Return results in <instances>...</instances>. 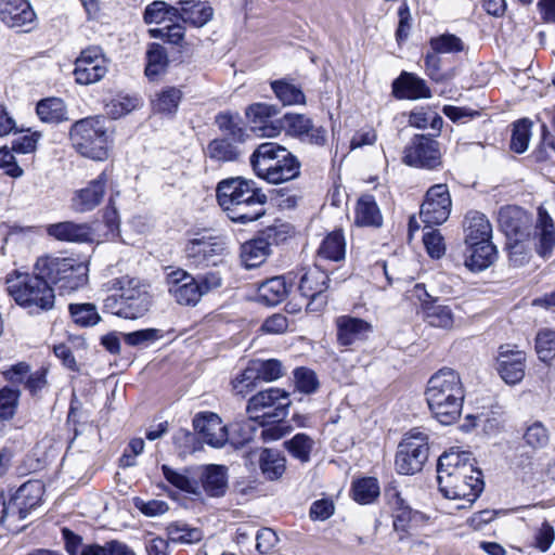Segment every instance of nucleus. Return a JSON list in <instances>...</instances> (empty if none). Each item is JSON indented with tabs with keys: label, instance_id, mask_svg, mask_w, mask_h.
Returning <instances> with one entry per match:
<instances>
[{
	"label": "nucleus",
	"instance_id": "1",
	"mask_svg": "<svg viewBox=\"0 0 555 555\" xmlns=\"http://www.w3.org/2000/svg\"><path fill=\"white\" fill-rule=\"evenodd\" d=\"M437 473L439 489L447 499L472 504L483 489L481 472L467 452L443 453L438 460Z\"/></svg>",
	"mask_w": 555,
	"mask_h": 555
},
{
	"label": "nucleus",
	"instance_id": "2",
	"mask_svg": "<svg viewBox=\"0 0 555 555\" xmlns=\"http://www.w3.org/2000/svg\"><path fill=\"white\" fill-rule=\"evenodd\" d=\"M216 192L218 204L233 222L246 224L266 214L268 196L254 180L242 177L223 179Z\"/></svg>",
	"mask_w": 555,
	"mask_h": 555
},
{
	"label": "nucleus",
	"instance_id": "3",
	"mask_svg": "<svg viewBox=\"0 0 555 555\" xmlns=\"http://www.w3.org/2000/svg\"><path fill=\"white\" fill-rule=\"evenodd\" d=\"M426 401L433 416L442 425L455 423L462 413L465 390L460 375L452 369H441L428 380Z\"/></svg>",
	"mask_w": 555,
	"mask_h": 555
},
{
	"label": "nucleus",
	"instance_id": "4",
	"mask_svg": "<svg viewBox=\"0 0 555 555\" xmlns=\"http://www.w3.org/2000/svg\"><path fill=\"white\" fill-rule=\"evenodd\" d=\"M108 289L118 292L104 299L103 309L124 319H138L150 309L152 296L147 285L129 275L116 278L108 282Z\"/></svg>",
	"mask_w": 555,
	"mask_h": 555
},
{
	"label": "nucleus",
	"instance_id": "5",
	"mask_svg": "<svg viewBox=\"0 0 555 555\" xmlns=\"http://www.w3.org/2000/svg\"><path fill=\"white\" fill-rule=\"evenodd\" d=\"M249 162L259 178L273 184L293 180L300 173V163L297 157L275 142L258 145L250 155Z\"/></svg>",
	"mask_w": 555,
	"mask_h": 555
},
{
	"label": "nucleus",
	"instance_id": "6",
	"mask_svg": "<svg viewBox=\"0 0 555 555\" xmlns=\"http://www.w3.org/2000/svg\"><path fill=\"white\" fill-rule=\"evenodd\" d=\"M10 297L29 313L38 314L53 308L55 295L47 279L37 274L15 273L5 279Z\"/></svg>",
	"mask_w": 555,
	"mask_h": 555
},
{
	"label": "nucleus",
	"instance_id": "7",
	"mask_svg": "<svg viewBox=\"0 0 555 555\" xmlns=\"http://www.w3.org/2000/svg\"><path fill=\"white\" fill-rule=\"evenodd\" d=\"M69 140L75 151L83 157L98 162L108 157L111 133L103 117H87L74 122Z\"/></svg>",
	"mask_w": 555,
	"mask_h": 555
},
{
	"label": "nucleus",
	"instance_id": "8",
	"mask_svg": "<svg viewBox=\"0 0 555 555\" xmlns=\"http://www.w3.org/2000/svg\"><path fill=\"white\" fill-rule=\"evenodd\" d=\"M35 270L63 293L77 291L88 282V264L73 257H40Z\"/></svg>",
	"mask_w": 555,
	"mask_h": 555
},
{
	"label": "nucleus",
	"instance_id": "9",
	"mask_svg": "<svg viewBox=\"0 0 555 555\" xmlns=\"http://www.w3.org/2000/svg\"><path fill=\"white\" fill-rule=\"evenodd\" d=\"M291 403L289 393L280 388H269L253 396L246 406L249 421L242 425V429L246 433L242 442L253 439L255 428L251 421H257L262 426L266 420L283 421L288 414Z\"/></svg>",
	"mask_w": 555,
	"mask_h": 555
},
{
	"label": "nucleus",
	"instance_id": "10",
	"mask_svg": "<svg viewBox=\"0 0 555 555\" xmlns=\"http://www.w3.org/2000/svg\"><path fill=\"white\" fill-rule=\"evenodd\" d=\"M428 454V436L418 428L411 429L398 446L395 460L397 472L401 475L421 472Z\"/></svg>",
	"mask_w": 555,
	"mask_h": 555
},
{
	"label": "nucleus",
	"instance_id": "11",
	"mask_svg": "<svg viewBox=\"0 0 555 555\" xmlns=\"http://www.w3.org/2000/svg\"><path fill=\"white\" fill-rule=\"evenodd\" d=\"M451 211V197L446 184L433 185L426 193L421 206L420 217L427 225L442 224Z\"/></svg>",
	"mask_w": 555,
	"mask_h": 555
},
{
	"label": "nucleus",
	"instance_id": "12",
	"mask_svg": "<svg viewBox=\"0 0 555 555\" xmlns=\"http://www.w3.org/2000/svg\"><path fill=\"white\" fill-rule=\"evenodd\" d=\"M107 73V60L100 47L92 46L82 50L75 62L74 76L80 85L100 81Z\"/></svg>",
	"mask_w": 555,
	"mask_h": 555
},
{
	"label": "nucleus",
	"instance_id": "13",
	"mask_svg": "<svg viewBox=\"0 0 555 555\" xmlns=\"http://www.w3.org/2000/svg\"><path fill=\"white\" fill-rule=\"evenodd\" d=\"M403 162L418 168L438 167L441 164L439 143L427 135L416 134L404 150Z\"/></svg>",
	"mask_w": 555,
	"mask_h": 555
},
{
	"label": "nucleus",
	"instance_id": "14",
	"mask_svg": "<svg viewBox=\"0 0 555 555\" xmlns=\"http://www.w3.org/2000/svg\"><path fill=\"white\" fill-rule=\"evenodd\" d=\"M328 276L318 266L308 269L300 278L298 289L308 299L306 307L310 311H320L326 306Z\"/></svg>",
	"mask_w": 555,
	"mask_h": 555
},
{
	"label": "nucleus",
	"instance_id": "15",
	"mask_svg": "<svg viewBox=\"0 0 555 555\" xmlns=\"http://www.w3.org/2000/svg\"><path fill=\"white\" fill-rule=\"evenodd\" d=\"M166 283L169 294L181 306H195L202 298L197 280L182 269L169 272Z\"/></svg>",
	"mask_w": 555,
	"mask_h": 555
},
{
	"label": "nucleus",
	"instance_id": "16",
	"mask_svg": "<svg viewBox=\"0 0 555 555\" xmlns=\"http://www.w3.org/2000/svg\"><path fill=\"white\" fill-rule=\"evenodd\" d=\"M496 362V370L506 384H518L525 377L526 354L515 346H500Z\"/></svg>",
	"mask_w": 555,
	"mask_h": 555
},
{
	"label": "nucleus",
	"instance_id": "17",
	"mask_svg": "<svg viewBox=\"0 0 555 555\" xmlns=\"http://www.w3.org/2000/svg\"><path fill=\"white\" fill-rule=\"evenodd\" d=\"M385 496L393 512L396 531H406L409 528L417 527L426 521V516L411 508L396 487L387 488Z\"/></svg>",
	"mask_w": 555,
	"mask_h": 555
},
{
	"label": "nucleus",
	"instance_id": "18",
	"mask_svg": "<svg viewBox=\"0 0 555 555\" xmlns=\"http://www.w3.org/2000/svg\"><path fill=\"white\" fill-rule=\"evenodd\" d=\"M193 427L208 446L219 449L229 440L228 427L220 416L212 412H202L193 418Z\"/></svg>",
	"mask_w": 555,
	"mask_h": 555
},
{
	"label": "nucleus",
	"instance_id": "19",
	"mask_svg": "<svg viewBox=\"0 0 555 555\" xmlns=\"http://www.w3.org/2000/svg\"><path fill=\"white\" fill-rule=\"evenodd\" d=\"M278 114L276 106L267 103H255L246 108V116L253 130L264 138H274L280 134L283 126L272 120Z\"/></svg>",
	"mask_w": 555,
	"mask_h": 555
},
{
	"label": "nucleus",
	"instance_id": "20",
	"mask_svg": "<svg viewBox=\"0 0 555 555\" xmlns=\"http://www.w3.org/2000/svg\"><path fill=\"white\" fill-rule=\"evenodd\" d=\"M186 256L193 260V263L199 266H216L221 261L224 251V245L216 238H194L189 242L185 248Z\"/></svg>",
	"mask_w": 555,
	"mask_h": 555
},
{
	"label": "nucleus",
	"instance_id": "21",
	"mask_svg": "<svg viewBox=\"0 0 555 555\" xmlns=\"http://www.w3.org/2000/svg\"><path fill=\"white\" fill-rule=\"evenodd\" d=\"M533 240L535 251L540 257L547 259L553 255L555 247V223L543 207L538 208Z\"/></svg>",
	"mask_w": 555,
	"mask_h": 555
},
{
	"label": "nucleus",
	"instance_id": "22",
	"mask_svg": "<svg viewBox=\"0 0 555 555\" xmlns=\"http://www.w3.org/2000/svg\"><path fill=\"white\" fill-rule=\"evenodd\" d=\"M106 183L107 175L103 171L96 179L90 181L86 188L76 191L72 199L74 210L87 212L99 206L104 197Z\"/></svg>",
	"mask_w": 555,
	"mask_h": 555
},
{
	"label": "nucleus",
	"instance_id": "23",
	"mask_svg": "<svg viewBox=\"0 0 555 555\" xmlns=\"http://www.w3.org/2000/svg\"><path fill=\"white\" fill-rule=\"evenodd\" d=\"M337 341L341 346H351L364 340L372 333L371 323L363 319L340 315L336 319Z\"/></svg>",
	"mask_w": 555,
	"mask_h": 555
},
{
	"label": "nucleus",
	"instance_id": "24",
	"mask_svg": "<svg viewBox=\"0 0 555 555\" xmlns=\"http://www.w3.org/2000/svg\"><path fill=\"white\" fill-rule=\"evenodd\" d=\"M36 14L27 0H0V20L11 28L35 22Z\"/></svg>",
	"mask_w": 555,
	"mask_h": 555
},
{
	"label": "nucleus",
	"instance_id": "25",
	"mask_svg": "<svg viewBox=\"0 0 555 555\" xmlns=\"http://www.w3.org/2000/svg\"><path fill=\"white\" fill-rule=\"evenodd\" d=\"M47 233L57 241L69 243L92 242L94 232L87 223H76L74 221H63L50 224Z\"/></svg>",
	"mask_w": 555,
	"mask_h": 555
},
{
	"label": "nucleus",
	"instance_id": "26",
	"mask_svg": "<svg viewBox=\"0 0 555 555\" xmlns=\"http://www.w3.org/2000/svg\"><path fill=\"white\" fill-rule=\"evenodd\" d=\"M199 479L209 496H223L228 490V469L223 465L209 464L201 468Z\"/></svg>",
	"mask_w": 555,
	"mask_h": 555
},
{
	"label": "nucleus",
	"instance_id": "27",
	"mask_svg": "<svg viewBox=\"0 0 555 555\" xmlns=\"http://www.w3.org/2000/svg\"><path fill=\"white\" fill-rule=\"evenodd\" d=\"M423 320L431 327L444 331H451L454 327L455 314L449 305L438 302V298L434 301L423 304Z\"/></svg>",
	"mask_w": 555,
	"mask_h": 555
},
{
	"label": "nucleus",
	"instance_id": "28",
	"mask_svg": "<svg viewBox=\"0 0 555 555\" xmlns=\"http://www.w3.org/2000/svg\"><path fill=\"white\" fill-rule=\"evenodd\" d=\"M465 243L491 242L492 225L486 215L469 211L464 220Z\"/></svg>",
	"mask_w": 555,
	"mask_h": 555
},
{
	"label": "nucleus",
	"instance_id": "29",
	"mask_svg": "<svg viewBox=\"0 0 555 555\" xmlns=\"http://www.w3.org/2000/svg\"><path fill=\"white\" fill-rule=\"evenodd\" d=\"M178 20L202 27L212 17V9L206 2L197 0H179L178 1Z\"/></svg>",
	"mask_w": 555,
	"mask_h": 555
},
{
	"label": "nucleus",
	"instance_id": "30",
	"mask_svg": "<svg viewBox=\"0 0 555 555\" xmlns=\"http://www.w3.org/2000/svg\"><path fill=\"white\" fill-rule=\"evenodd\" d=\"M393 92L401 99H426L430 98V90L425 80L409 73H403L393 82Z\"/></svg>",
	"mask_w": 555,
	"mask_h": 555
},
{
	"label": "nucleus",
	"instance_id": "31",
	"mask_svg": "<svg viewBox=\"0 0 555 555\" xmlns=\"http://www.w3.org/2000/svg\"><path fill=\"white\" fill-rule=\"evenodd\" d=\"M468 255L465 264L472 271H481L487 269L495 259L496 249L492 242H477L476 244H466Z\"/></svg>",
	"mask_w": 555,
	"mask_h": 555
},
{
	"label": "nucleus",
	"instance_id": "32",
	"mask_svg": "<svg viewBox=\"0 0 555 555\" xmlns=\"http://www.w3.org/2000/svg\"><path fill=\"white\" fill-rule=\"evenodd\" d=\"M288 286L284 276H274L260 283L257 289V300L266 306H275L284 300Z\"/></svg>",
	"mask_w": 555,
	"mask_h": 555
},
{
	"label": "nucleus",
	"instance_id": "33",
	"mask_svg": "<svg viewBox=\"0 0 555 555\" xmlns=\"http://www.w3.org/2000/svg\"><path fill=\"white\" fill-rule=\"evenodd\" d=\"M206 154L219 163L235 162L243 154L238 142H231L228 138L215 139L206 147Z\"/></svg>",
	"mask_w": 555,
	"mask_h": 555
},
{
	"label": "nucleus",
	"instance_id": "34",
	"mask_svg": "<svg viewBox=\"0 0 555 555\" xmlns=\"http://www.w3.org/2000/svg\"><path fill=\"white\" fill-rule=\"evenodd\" d=\"M270 253L268 241L260 237L245 242L241 246V259L247 269L260 266Z\"/></svg>",
	"mask_w": 555,
	"mask_h": 555
},
{
	"label": "nucleus",
	"instance_id": "35",
	"mask_svg": "<svg viewBox=\"0 0 555 555\" xmlns=\"http://www.w3.org/2000/svg\"><path fill=\"white\" fill-rule=\"evenodd\" d=\"M382 215L372 195H363L359 198L356 209V222L359 225L379 227Z\"/></svg>",
	"mask_w": 555,
	"mask_h": 555
},
{
	"label": "nucleus",
	"instance_id": "36",
	"mask_svg": "<svg viewBox=\"0 0 555 555\" xmlns=\"http://www.w3.org/2000/svg\"><path fill=\"white\" fill-rule=\"evenodd\" d=\"M36 112L44 122L60 124L67 119L65 103L57 98L41 100L37 104Z\"/></svg>",
	"mask_w": 555,
	"mask_h": 555
},
{
	"label": "nucleus",
	"instance_id": "37",
	"mask_svg": "<svg viewBox=\"0 0 555 555\" xmlns=\"http://www.w3.org/2000/svg\"><path fill=\"white\" fill-rule=\"evenodd\" d=\"M262 474L271 480L280 478L285 470V459L282 454L272 449H264L259 459Z\"/></svg>",
	"mask_w": 555,
	"mask_h": 555
},
{
	"label": "nucleus",
	"instance_id": "38",
	"mask_svg": "<svg viewBox=\"0 0 555 555\" xmlns=\"http://www.w3.org/2000/svg\"><path fill=\"white\" fill-rule=\"evenodd\" d=\"M346 242L340 231H333L322 242L319 248V256L333 260L339 261L345 258Z\"/></svg>",
	"mask_w": 555,
	"mask_h": 555
},
{
	"label": "nucleus",
	"instance_id": "39",
	"mask_svg": "<svg viewBox=\"0 0 555 555\" xmlns=\"http://www.w3.org/2000/svg\"><path fill=\"white\" fill-rule=\"evenodd\" d=\"M178 7L169 5L165 1H154L145 8L143 17L146 24H160L178 20Z\"/></svg>",
	"mask_w": 555,
	"mask_h": 555
},
{
	"label": "nucleus",
	"instance_id": "40",
	"mask_svg": "<svg viewBox=\"0 0 555 555\" xmlns=\"http://www.w3.org/2000/svg\"><path fill=\"white\" fill-rule=\"evenodd\" d=\"M271 88L284 105L305 104L306 102V96L301 89L286 79L272 81Z\"/></svg>",
	"mask_w": 555,
	"mask_h": 555
},
{
	"label": "nucleus",
	"instance_id": "41",
	"mask_svg": "<svg viewBox=\"0 0 555 555\" xmlns=\"http://www.w3.org/2000/svg\"><path fill=\"white\" fill-rule=\"evenodd\" d=\"M249 367L255 375L256 380L273 382L283 376V365L279 360H253Z\"/></svg>",
	"mask_w": 555,
	"mask_h": 555
},
{
	"label": "nucleus",
	"instance_id": "42",
	"mask_svg": "<svg viewBox=\"0 0 555 555\" xmlns=\"http://www.w3.org/2000/svg\"><path fill=\"white\" fill-rule=\"evenodd\" d=\"M182 99V91L176 87H167L156 93L152 101L155 112L163 114H175Z\"/></svg>",
	"mask_w": 555,
	"mask_h": 555
},
{
	"label": "nucleus",
	"instance_id": "43",
	"mask_svg": "<svg viewBox=\"0 0 555 555\" xmlns=\"http://www.w3.org/2000/svg\"><path fill=\"white\" fill-rule=\"evenodd\" d=\"M168 539L173 543L193 544L203 539V532L199 528L190 527L184 522H172L168 525Z\"/></svg>",
	"mask_w": 555,
	"mask_h": 555
},
{
	"label": "nucleus",
	"instance_id": "44",
	"mask_svg": "<svg viewBox=\"0 0 555 555\" xmlns=\"http://www.w3.org/2000/svg\"><path fill=\"white\" fill-rule=\"evenodd\" d=\"M146 60L145 75L150 79H154L164 73L168 65L167 52L159 43H152L146 52Z\"/></svg>",
	"mask_w": 555,
	"mask_h": 555
},
{
	"label": "nucleus",
	"instance_id": "45",
	"mask_svg": "<svg viewBox=\"0 0 555 555\" xmlns=\"http://www.w3.org/2000/svg\"><path fill=\"white\" fill-rule=\"evenodd\" d=\"M522 438L528 448L534 451L542 450L550 442V431L542 422L533 421L526 426Z\"/></svg>",
	"mask_w": 555,
	"mask_h": 555
},
{
	"label": "nucleus",
	"instance_id": "46",
	"mask_svg": "<svg viewBox=\"0 0 555 555\" xmlns=\"http://www.w3.org/2000/svg\"><path fill=\"white\" fill-rule=\"evenodd\" d=\"M68 310L74 323L78 326H94L101 321L98 309L93 304H70Z\"/></svg>",
	"mask_w": 555,
	"mask_h": 555
},
{
	"label": "nucleus",
	"instance_id": "47",
	"mask_svg": "<svg viewBox=\"0 0 555 555\" xmlns=\"http://www.w3.org/2000/svg\"><path fill=\"white\" fill-rule=\"evenodd\" d=\"M379 495V485L377 479L366 477L352 483V496L354 501L361 504H369Z\"/></svg>",
	"mask_w": 555,
	"mask_h": 555
},
{
	"label": "nucleus",
	"instance_id": "48",
	"mask_svg": "<svg viewBox=\"0 0 555 555\" xmlns=\"http://www.w3.org/2000/svg\"><path fill=\"white\" fill-rule=\"evenodd\" d=\"M80 555H135L134 551L119 541H111L104 545L89 544L82 547Z\"/></svg>",
	"mask_w": 555,
	"mask_h": 555
},
{
	"label": "nucleus",
	"instance_id": "49",
	"mask_svg": "<svg viewBox=\"0 0 555 555\" xmlns=\"http://www.w3.org/2000/svg\"><path fill=\"white\" fill-rule=\"evenodd\" d=\"M285 447L294 457L305 463L310 460L314 441L306 434H297L285 442Z\"/></svg>",
	"mask_w": 555,
	"mask_h": 555
},
{
	"label": "nucleus",
	"instance_id": "50",
	"mask_svg": "<svg viewBox=\"0 0 555 555\" xmlns=\"http://www.w3.org/2000/svg\"><path fill=\"white\" fill-rule=\"evenodd\" d=\"M218 128L230 137L233 141L243 143L245 141V131L240 126L238 117L229 113H220L216 116Z\"/></svg>",
	"mask_w": 555,
	"mask_h": 555
},
{
	"label": "nucleus",
	"instance_id": "51",
	"mask_svg": "<svg viewBox=\"0 0 555 555\" xmlns=\"http://www.w3.org/2000/svg\"><path fill=\"white\" fill-rule=\"evenodd\" d=\"M21 392L13 387H3L0 389V420H12L16 413Z\"/></svg>",
	"mask_w": 555,
	"mask_h": 555
},
{
	"label": "nucleus",
	"instance_id": "52",
	"mask_svg": "<svg viewBox=\"0 0 555 555\" xmlns=\"http://www.w3.org/2000/svg\"><path fill=\"white\" fill-rule=\"evenodd\" d=\"M535 350L543 362L551 360L555 356V331L550 328L539 331L535 337Z\"/></svg>",
	"mask_w": 555,
	"mask_h": 555
},
{
	"label": "nucleus",
	"instance_id": "53",
	"mask_svg": "<svg viewBox=\"0 0 555 555\" xmlns=\"http://www.w3.org/2000/svg\"><path fill=\"white\" fill-rule=\"evenodd\" d=\"M430 47L435 53H457L464 50V43L455 35L443 34L430 39Z\"/></svg>",
	"mask_w": 555,
	"mask_h": 555
},
{
	"label": "nucleus",
	"instance_id": "54",
	"mask_svg": "<svg viewBox=\"0 0 555 555\" xmlns=\"http://www.w3.org/2000/svg\"><path fill=\"white\" fill-rule=\"evenodd\" d=\"M163 474L168 482L176 488L191 494H198V485L195 480L189 478L186 475L176 472L168 465L162 466Z\"/></svg>",
	"mask_w": 555,
	"mask_h": 555
},
{
	"label": "nucleus",
	"instance_id": "55",
	"mask_svg": "<svg viewBox=\"0 0 555 555\" xmlns=\"http://www.w3.org/2000/svg\"><path fill=\"white\" fill-rule=\"evenodd\" d=\"M531 122L527 119L518 120L514 124L511 139V149L516 153H524L528 149L530 140Z\"/></svg>",
	"mask_w": 555,
	"mask_h": 555
},
{
	"label": "nucleus",
	"instance_id": "56",
	"mask_svg": "<svg viewBox=\"0 0 555 555\" xmlns=\"http://www.w3.org/2000/svg\"><path fill=\"white\" fill-rule=\"evenodd\" d=\"M150 33L152 37L159 38L173 46H182L184 41V27L178 23H173L162 28L151 29Z\"/></svg>",
	"mask_w": 555,
	"mask_h": 555
},
{
	"label": "nucleus",
	"instance_id": "57",
	"mask_svg": "<svg viewBox=\"0 0 555 555\" xmlns=\"http://www.w3.org/2000/svg\"><path fill=\"white\" fill-rule=\"evenodd\" d=\"M311 124L312 120L305 115L286 114L284 116V126L287 128V132L301 140L311 130Z\"/></svg>",
	"mask_w": 555,
	"mask_h": 555
},
{
	"label": "nucleus",
	"instance_id": "58",
	"mask_svg": "<svg viewBox=\"0 0 555 555\" xmlns=\"http://www.w3.org/2000/svg\"><path fill=\"white\" fill-rule=\"evenodd\" d=\"M423 243L431 258L439 259L446 253V245L442 235L438 230L430 229L423 235Z\"/></svg>",
	"mask_w": 555,
	"mask_h": 555
},
{
	"label": "nucleus",
	"instance_id": "59",
	"mask_svg": "<svg viewBox=\"0 0 555 555\" xmlns=\"http://www.w3.org/2000/svg\"><path fill=\"white\" fill-rule=\"evenodd\" d=\"M257 386V380L249 365L232 380V390L235 395L245 397Z\"/></svg>",
	"mask_w": 555,
	"mask_h": 555
},
{
	"label": "nucleus",
	"instance_id": "60",
	"mask_svg": "<svg viewBox=\"0 0 555 555\" xmlns=\"http://www.w3.org/2000/svg\"><path fill=\"white\" fill-rule=\"evenodd\" d=\"M294 375L296 387L300 392L311 393L317 390L319 383L313 371L299 367L295 370Z\"/></svg>",
	"mask_w": 555,
	"mask_h": 555
},
{
	"label": "nucleus",
	"instance_id": "61",
	"mask_svg": "<svg viewBox=\"0 0 555 555\" xmlns=\"http://www.w3.org/2000/svg\"><path fill=\"white\" fill-rule=\"evenodd\" d=\"M139 104V100L137 98L132 96H119L117 99H114L108 105H107V113L113 118H119L130 112H132Z\"/></svg>",
	"mask_w": 555,
	"mask_h": 555
},
{
	"label": "nucleus",
	"instance_id": "62",
	"mask_svg": "<svg viewBox=\"0 0 555 555\" xmlns=\"http://www.w3.org/2000/svg\"><path fill=\"white\" fill-rule=\"evenodd\" d=\"M256 548L260 554H268L274 550L279 543V537L270 528H262L256 535Z\"/></svg>",
	"mask_w": 555,
	"mask_h": 555
},
{
	"label": "nucleus",
	"instance_id": "63",
	"mask_svg": "<svg viewBox=\"0 0 555 555\" xmlns=\"http://www.w3.org/2000/svg\"><path fill=\"white\" fill-rule=\"evenodd\" d=\"M122 337L127 345L129 346H141L150 341L156 340L158 335V330L155 328H146L131 333H124Z\"/></svg>",
	"mask_w": 555,
	"mask_h": 555
},
{
	"label": "nucleus",
	"instance_id": "64",
	"mask_svg": "<svg viewBox=\"0 0 555 555\" xmlns=\"http://www.w3.org/2000/svg\"><path fill=\"white\" fill-rule=\"evenodd\" d=\"M289 235V225L285 223L274 224L268 227L263 232L261 240L268 241V247L271 245H279L284 242Z\"/></svg>",
	"mask_w": 555,
	"mask_h": 555
}]
</instances>
